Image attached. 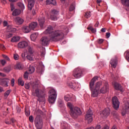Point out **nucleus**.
<instances>
[{
  "instance_id": "1",
  "label": "nucleus",
  "mask_w": 129,
  "mask_h": 129,
  "mask_svg": "<svg viewBox=\"0 0 129 129\" xmlns=\"http://www.w3.org/2000/svg\"><path fill=\"white\" fill-rule=\"evenodd\" d=\"M97 79H98V77H94L90 82L89 86L91 91L92 97H97L100 93L105 94L109 90L108 83L106 82L104 83H102L101 82H98L95 83Z\"/></svg>"
},
{
  "instance_id": "2",
  "label": "nucleus",
  "mask_w": 129,
  "mask_h": 129,
  "mask_svg": "<svg viewBox=\"0 0 129 129\" xmlns=\"http://www.w3.org/2000/svg\"><path fill=\"white\" fill-rule=\"evenodd\" d=\"M52 26H49L43 32L44 35L49 34L50 40L52 42H58L64 38V33L60 30H55Z\"/></svg>"
},
{
  "instance_id": "3",
  "label": "nucleus",
  "mask_w": 129,
  "mask_h": 129,
  "mask_svg": "<svg viewBox=\"0 0 129 129\" xmlns=\"http://www.w3.org/2000/svg\"><path fill=\"white\" fill-rule=\"evenodd\" d=\"M39 88L40 85L33 83L31 90L32 95L33 96H36V97H38L39 98H44L45 97L44 90H41Z\"/></svg>"
},
{
  "instance_id": "4",
  "label": "nucleus",
  "mask_w": 129,
  "mask_h": 129,
  "mask_svg": "<svg viewBox=\"0 0 129 129\" xmlns=\"http://www.w3.org/2000/svg\"><path fill=\"white\" fill-rule=\"evenodd\" d=\"M49 95L48 97V101L50 104L55 103L56 99H57V92L54 89H51L49 91Z\"/></svg>"
},
{
  "instance_id": "5",
  "label": "nucleus",
  "mask_w": 129,
  "mask_h": 129,
  "mask_svg": "<svg viewBox=\"0 0 129 129\" xmlns=\"http://www.w3.org/2000/svg\"><path fill=\"white\" fill-rule=\"evenodd\" d=\"M67 106L70 109V112L71 113H82V112H81V109H80V108L77 106L74 107L73 104L70 102H68Z\"/></svg>"
},
{
  "instance_id": "6",
  "label": "nucleus",
  "mask_w": 129,
  "mask_h": 129,
  "mask_svg": "<svg viewBox=\"0 0 129 129\" xmlns=\"http://www.w3.org/2000/svg\"><path fill=\"white\" fill-rule=\"evenodd\" d=\"M35 126L37 129H42L43 127V119L40 115H37L34 120Z\"/></svg>"
},
{
  "instance_id": "7",
  "label": "nucleus",
  "mask_w": 129,
  "mask_h": 129,
  "mask_svg": "<svg viewBox=\"0 0 129 129\" xmlns=\"http://www.w3.org/2000/svg\"><path fill=\"white\" fill-rule=\"evenodd\" d=\"M83 75L82 70L80 68H77L74 70L73 71V76L75 77L76 79H79L81 78Z\"/></svg>"
},
{
  "instance_id": "8",
  "label": "nucleus",
  "mask_w": 129,
  "mask_h": 129,
  "mask_svg": "<svg viewBox=\"0 0 129 129\" xmlns=\"http://www.w3.org/2000/svg\"><path fill=\"white\" fill-rule=\"evenodd\" d=\"M112 105L113 107L114 108V109H117L118 108H119V104L120 102L119 101H118V99H117V97H113L112 99Z\"/></svg>"
},
{
  "instance_id": "9",
  "label": "nucleus",
  "mask_w": 129,
  "mask_h": 129,
  "mask_svg": "<svg viewBox=\"0 0 129 129\" xmlns=\"http://www.w3.org/2000/svg\"><path fill=\"white\" fill-rule=\"evenodd\" d=\"M51 41L50 38H48L47 36H44L42 37L40 39V44L42 45V46H47L49 45V42Z\"/></svg>"
},
{
  "instance_id": "10",
  "label": "nucleus",
  "mask_w": 129,
  "mask_h": 129,
  "mask_svg": "<svg viewBox=\"0 0 129 129\" xmlns=\"http://www.w3.org/2000/svg\"><path fill=\"white\" fill-rule=\"evenodd\" d=\"M10 79L8 78L0 79V85L5 87H8Z\"/></svg>"
},
{
  "instance_id": "11",
  "label": "nucleus",
  "mask_w": 129,
  "mask_h": 129,
  "mask_svg": "<svg viewBox=\"0 0 129 129\" xmlns=\"http://www.w3.org/2000/svg\"><path fill=\"white\" fill-rule=\"evenodd\" d=\"M57 16H58V11L53 10L50 12V19L52 21H57Z\"/></svg>"
},
{
  "instance_id": "12",
  "label": "nucleus",
  "mask_w": 129,
  "mask_h": 129,
  "mask_svg": "<svg viewBox=\"0 0 129 129\" xmlns=\"http://www.w3.org/2000/svg\"><path fill=\"white\" fill-rule=\"evenodd\" d=\"M28 46H29V43L26 41H21L18 44V47L19 49H25Z\"/></svg>"
},
{
  "instance_id": "13",
  "label": "nucleus",
  "mask_w": 129,
  "mask_h": 129,
  "mask_svg": "<svg viewBox=\"0 0 129 129\" xmlns=\"http://www.w3.org/2000/svg\"><path fill=\"white\" fill-rule=\"evenodd\" d=\"M68 86L70 87V88L73 89H76L78 88V83L73 82H70L68 83Z\"/></svg>"
},
{
  "instance_id": "14",
  "label": "nucleus",
  "mask_w": 129,
  "mask_h": 129,
  "mask_svg": "<svg viewBox=\"0 0 129 129\" xmlns=\"http://www.w3.org/2000/svg\"><path fill=\"white\" fill-rule=\"evenodd\" d=\"M66 101H76V97L75 96H71L70 95H67L64 97Z\"/></svg>"
},
{
  "instance_id": "15",
  "label": "nucleus",
  "mask_w": 129,
  "mask_h": 129,
  "mask_svg": "<svg viewBox=\"0 0 129 129\" xmlns=\"http://www.w3.org/2000/svg\"><path fill=\"white\" fill-rule=\"evenodd\" d=\"M85 120L88 121V123H91L92 120H93V117H92V114L87 113L85 116Z\"/></svg>"
},
{
  "instance_id": "16",
  "label": "nucleus",
  "mask_w": 129,
  "mask_h": 129,
  "mask_svg": "<svg viewBox=\"0 0 129 129\" xmlns=\"http://www.w3.org/2000/svg\"><path fill=\"white\" fill-rule=\"evenodd\" d=\"M122 110L124 112H129V103L126 102L124 103L123 107H122Z\"/></svg>"
},
{
  "instance_id": "17",
  "label": "nucleus",
  "mask_w": 129,
  "mask_h": 129,
  "mask_svg": "<svg viewBox=\"0 0 129 129\" xmlns=\"http://www.w3.org/2000/svg\"><path fill=\"white\" fill-rule=\"evenodd\" d=\"M110 63L113 68H115V67H116V65H117V59L116 58H112L110 60Z\"/></svg>"
},
{
  "instance_id": "18",
  "label": "nucleus",
  "mask_w": 129,
  "mask_h": 129,
  "mask_svg": "<svg viewBox=\"0 0 129 129\" xmlns=\"http://www.w3.org/2000/svg\"><path fill=\"white\" fill-rule=\"evenodd\" d=\"M15 21L17 25H22L24 23V19L19 17H16Z\"/></svg>"
},
{
  "instance_id": "19",
  "label": "nucleus",
  "mask_w": 129,
  "mask_h": 129,
  "mask_svg": "<svg viewBox=\"0 0 129 129\" xmlns=\"http://www.w3.org/2000/svg\"><path fill=\"white\" fill-rule=\"evenodd\" d=\"M29 26L31 30H35V29L38 27V23L36 22H31L29 24Z\"/></svg>"
},
{
  "instance_id": "20",
  "label": "nucleus",
  "mask_w": 129,
  "mask_h": 129,
  "mask_svg": "<svg viewBox=\"0 0 129 129\" xmlns=\"http://www.w3.org/2000/svg\"><path fill=\"white\" fill-rule=\"evenodd\" d=\"M35 5V1L34 0H30L28 2V9L29 10H32L33 8L34 7V6Z\"/></svg>"
},
{
  "instance_id": "21",
  "label": "nucleus",
  "mask_w": 129,
  "mask_h": 129,
  "mask_svg": "<svg viewBox=\"0 0 129 129\" xmlns=\"http://www.w3.org/2000/svg\"><path fill=\"white\" fill-rule=\"evenodd\" d=\"M19 40H21V37L15 36L12 38L11 42L12 43H17V42H19Z\"/></svg>"
},
{
  "instance_id": "22",
  "label": "nucleus",
  "mask_w": 129,
  "mask_h": 129,
  "mask_svg": "<svg viewBox=\"0 0 129 129\" xmlns=\"http://www.w3.org/2000/svg\"><path fill=\"white\" fill-rule=\"evenodd\" d=\"M39 25L41 28H43L44 26V24H45V18L42 17L38 20Z\"/></svg>"
},
{
  "instance_id": "23",
  "label": "nucleus",
  "mask_w": 129,
  "mask_h": 129,
  "mask_svg": "<svg viewBox=\"0 0 129 129\" xmlns=\"http://www.w3.org/2000/svg\"><path fill=\"white\" fill-rule=\"evenodd\" d=\"M28 53L27 54H29L30 55H33L34 53L35 52V50H34V48H33V47L32 46H29L28 49Z\"/></svg>"
},
{
  "instance_id": "24",
  "label": "nucleus",
  "mask_w": 129,
  "mask_h": 129,
  "mask_svg": "<svg viewBox=\"0 0 129 129\" xmlns=\"http://www.w3.org/2000/svg\"><path fill=\"white\" fill-rule=\"evenodd\" d=\"M23 30L24 32V33H30L32 29L30 28V26L29 25V26H24L23 28Z\"/></svg>"
},
{
  "instance_id": "25",
  "label": "nucleus",
  "mask_w": 129,
  "mask_h": 129,
  "mask_svg": "<svg viewBox=\"0 0 129 129\" xmlns=\"http://www.w3.org/2000/svg\"><path fill=\"white\" fill-rule=\"evenodd\" d=\"M21 14V11L20 9H15L13 11L12 15L16 17V16H19V15Z\"/></svg>"
},
{
  "instance_id": "26",
  "label": "nucleus",
  "mask_w": 129,
  "mask_h": 129,
  "mask_svg": "<svg viewBox=\"0 0 129 129\" xmlns=\"http://www.w3.org/2000/svg\"><path fill=\"white\" fill-rule=\"evenodd\" d=\"M11 70H12V69L11 68V66H8L4 68L3 69L4 72H5L6 73H9L10 71H11Z\"/></svg>"
},
{
  "instance_id": "27",
  "label": "nucleus",
  "mask_w": 129,
  "mask_h": 129,
  "mask_svg": "<svg viewBox=\"0 0 129 129\" xmlns=\"http://www.w3.org/2000/svg\"><path fill=\"white\" fill-rule=\"evenodd\" d=\"M37 37H38V33H33L31 35L30 38L32 41H36V39H37Z\"/></svg>"
},
{
  "instance_id": "28",
  "label": "nucleus",
  "mask_w": 129,
  "mask_h": 129,
  "mask_svg": "<svg viewBox=\"0 0 129 129\" xmlns=\"http://www.w3.org/2000/svg\"><path fill=\"white\" fill-rule=\"evenodd\" d=\"M121 1L122 5L127 7V8H129V0H121Z\"/></svg>"
},
{
  "instance_id": "29",
  "label": "nucleus",
  "mask_w": 129,
  "mask_h": 129,
  "mask_svg": "<svg viewBox=\"0 0 129 129\" xmlns=\"http://www.w3.org/2000/svg\"><path fill=\"white\" fill-rule=\"evenodd\" d=\"M62 129H70V125L66 122L62 125Z\"/></svg>"
},
{
  "instance_id": "30",
  "label": "nucleus",
  "mask_w": 129,
  "mask_h": 129,
  "mask_svg": "<svg viewBox=\"0 0 129 129\" xmlns=\"http://www.w3.org/2000/svg\"><path fill=\"white\" fill-rule=\"evenodd\" d=\"M46 3L47 5H53V6L56 5V1L55 0H47Z\"/></svg>"
},
{
  "instance_id": "31",
  "label": "nucleus",
  "mask_w": 129,
  "mask_h": 129,
  "mask_svg": "<svg viewBox=\"0 0 129 129\" xmlns=\"http://www.w3.org/2000/svg\"><path fill=\"white\" fill-rule=\"evenodd\" d=\"M121 87V86L120 85V84L115 82L114 83V88L116 90H118L120 89V88Z\"/></svg>"
},
{
  "instance_id": "32",
  "label": "nucleus",
  "mask_w": 129,
  "mask_h": 129,
  "mask_svg": "<svg viewBox=\"0 0 129 129\" xmlns=\"http://www.w3.org/2000/svg\"><path fill=\"white\" fill-rule=\"evenodd\" d=\"M24 82L23 81V78L20 77L18 79V85H21V86H24Z\"/></svg>"
},
{
  "instance_id": "33",
  "label": "nucleus",
  "mask_w": 129,
  "mask_h": 129,
  "mask_svg": "<svg viewBox=\"0 0 129 129\" xmlns=\"http://www.w3.org/2000/svg\"><path fill=\"white\" fill-rule=\"evenodd\" d=\"M35 72V68L34 67L30 66L28 69V73L29 74H32V73H34Z\"/></svg>"
},
{
  "instance_id": "34",
  "label": "nucleus",
  "mask_w": 129,
  "mask_h": 129,
  "mask_svg": "<svg viewBox=\"0 0 129 129\" xmlns=\"http://www.w3.org/2000/svg\"><path fill=\"white\" fill-rule=\"evenodd\" d=\"M26 59L29 60V61H34V57L31 54H27L26 56Z\"/></svg>"
},
{
  "instance_id": "35",
  "label": "nucleus",
  "mask_w": 129,
  "mask_h": 129,
  "mask_svg": "<svg viewBox=\"0 0 129 129\" xmlns=\"http://www.w3.org/2000/svg\"><path fill=\"white\" fill-rule=\"evenodd\" d=\"M18 7L22 10V11H24L25 10V5L23 4L22 3H19L18 4Z\"/></svg>"
},
{
  "instance_id": "36",
  "label": "nucleus",
  "mask_w": 129,
  "mask_h": 129,
  "mask_svg": "<svg viewBox=\"0 0 129 129\" xmlns=\"http://www.w3.org/2000/svg\"><path fill=\"white\" fill-rule=\"evenodd\" d=\"M88 30H90L92 33H96V29L93 28L92 26L88 27Z\"/></svg>"
},
{
  "instance_id": "37",
  "label": "nucleus",
  "mask_w": 129,
  "mask_h": 129,
  "mask_svg": "<svg viewBox=\"0 0 129 129\" xmlns=\"http://www.w3.org/2000/svg\"><path fill=\"white\" fill-rule=\"evenodd\" d=\"M58 106H59L60 107H61V106H63V105H64L63 101L61 99H58Z\"/></svg>"
},
{
  "instance_id": "38",
  "label": "nucleus",
  "mask_w": 129,
  "mask_h": 129,
  "mask_svg": "<svg viewBox=\"0 0 129 129\" xmlns=\"http://www.w3.org/2000/svg\"><path fill=\"white\" fill-rule=\"evenodd\" d=\"M11 90H7L5 93H4V96L5 98H7L8 96L10 95V93H11Z\"/></svg>"
},
{
  "instance_id": "39",
  "label": "nucleus",
  "mask_w": 129,
  "mask_h": 129,
  "mask_svg": "<svg viewBox=\"0 0 129 129\" xmlns=\"http://www.w3.org/2000/svg\"><path fill=\"white\" fill-rule=\"evenodd\" d=\"M70 114L73 118H77L79 115V114L78 113H71Z\"/></svg>"
},
{
  "instance_id": "40",
  "label": "nucleus",
  "mask_w": 129,
  "mask_h": 129,
  "mask_svg": "<svg viewBox=\"0 0 129 129\" xmlns=\"http://www.w3.org/2000/svg\"><path fill=\"white\" fill-rule=\"evenodd\" d=\"M16 69L19 70H22L23 69V66L20 63H17L16 64Z\"/></svg>"
},
{
  "instance_id": "41",
  "label": "nucleus",
  "mask_w": 129,
  "mask_h": 129,
  "mask_svg": "<svg viewBox=\"0 0 129 129\" xmlns=\"http://www.w3.org/2000/svg\"><path fill=\"white\" fill-rule=\"evenodd\" d=\"M29 74H30V73H29L28 72H26L24 74V78L26 80L28 79V78H29Z\"/></svg>"
},
{
  "instance_id": "42",
  "label": "nucleus",
  "mask_w": 129,
  "mask_h": 129,
  "mask_svg": "<svg viewBox=\"0 0 129 129\" xmlns=\"http://www.w3.org/2000/svg\"><path fill=\"white\" fill-rule=\"evenodd\" d=\"M75 10V6L74 5L72 4L70 7L69 11L70 12H72Z\"/></svg>"
},
{
  "instance_id": "43",
  "label": "nucleus",
  "mask_w": 129,
  "mask_h": 129,
  "mask_svg": "<svg viewBox=\"0 0 129 129\" xmlns=\"http://www.w3.org/2000/svg\"><path fill=\"white\" fill-rule=\"evenodd\" d=\"M104 41V39H98L97 40V42L98 44H102Z\"/></svg>"
},
{
  "instance_id": "44",
  "label": "nucleus",
  "mask_w": 129,
  "mask_h": 129,
  "mask_svg": "<svg viewBox=\"0 0 129 129\" xmlns=\"http://www.w3.org/2000/svg\"><path fill=\"white\" fill-rule=\"evenodd\" d=\"M85 17L86 18H87V19H88L89 18H90V17H91V15L90 14V12L86 13Z\"/></svg>"
},
{
  "instance_id": "45",
  "label": "nucleus",
  "mask_w": 129,
  "mask_h": 129,
  "mask_svg": "<svg viewBox=\"0 0 129 129\" xmlns=\"http://www.w3.org/2000/svg\"><path fill=\"white\" fill-rule=\"evenodd\" d=\"M14 58L15 60H19V58H20V56H19V54L15 53L14 54Z\"/></svg>"
},
{
  "instance_id": "46",
  "label": "nucleus",
  "mask_w": 129,
  "mask_h": 129,
  "mask_svg": "<svg viewBox=\"0 0 129 129\" xmlns=\"http://www.w3.org/2000/svg\"><path fill=\"white\" fill-rule=\"evenodd\" d=\"M109 108H106L105 110L103 111V113H110V112L109 111Z\"/></svg>"
},
{
  "instance_id": "47",
  "label": "nucleus",
  "mask_w": 129,
  "mask_h": 129,
  "mask_svg": "<svg viewBox=\"0 0 129 129\" xmlns=\"http://www.w3.org/2000/svg\"><path fill=\"white\" fill-rule=\"evenodd\" d=\"M10 8H11V10L12 11V12H13V11L15 10V5H14V4L11 3L10 4Z\"/></svg>"
},
{
  "instance_id": "48",
  "label": "nucleus",
  "mask_w": 129,
  "mask_h": 129,
  "mask_svg": "<svg viewBox=\"0 0 129 129\" xmlns=\"http://www.w3.org/2000/svg\"><path fill=\"white\" fill-rule=\"evenodd\" d=\"M3 26H4V27H8L9 26V24L8 23V21H4L3 22Z\"/></svg>"
},
{
  "instance_id": "49",
  "label": "nucleus",
  "mask_w": 129,
  "mask_h": 129,
  "mask_svg": "<svg viewBox=\"0 0 129 129\" xmlns=\"http://www.w3.org/2000/svg\"><path fill=\"white\" fill-rule=\"evenodd\" d=\"M2 56L3 57V58H4L5 59H6V60H7V61H10V58L8 57V56L5 55V54H2Z\"/></svg>"
},
{
  "instance_id": "50",
  "label": "nucleus",
  "mask_w": 129,
  "mask_h": 129,
  "mask_svg": "<svg viewBox=\"0 0 129 129\" xmlns=\"http://www.w3.org/2000/svg\"><path fill=\"white\" fill-rule=\"evenodd\" d=\"M6 63H7V62L6 61V60H1V63L2 64V65H3V66H5V65L6 64Z\"/></svg>"
},
{
  "instance_id": "51",
  "label": "nucleus",
  "mask_w": 129,
  "mask_h": 129,
  "mask_svg": "<svg viewBox=\"0 0 129 129\" xmlns=\"http://www.w3.org/2000/svg\"><path fill=\"white\" fill-rule=\"evenodd\" d=\"M6 49V47H5V45L4 44H0V50H5Z\"/></svg>"
},
{
  "instance_id": "52",
  "label": "nucleus",
  "mask_w": 129,
  "mask_h": 129,
  "mask_svg": "<svg viewBox=\"0 0 129 129\" xmlns=\"http://www.w3.org/2000/svg\"><path fill=\"white\" fill-rule=\"evenodd\" d=\"M29 121H30V122H34V118H33V116H30Z\"/></svg>"
},
{
  "instance_id": "53",
  "label": "nucleus",
  "mask_w": 129,
  "mask_h": 129,
  "mask_svg": "<svg viewBox=\"0 0 129 129\" xmlns=\"http://www.w3.org/2000/svg\"><path fill=\"white\" fill-rule=\"evenodd\" d=\"M15 85V79H12L11 80V86L13 87Z\"/></svg>"
},
{
  "instance_id": "54",
  "label": "nucleus",
  "mask_w": 129,
  "mask_h": 129,
  "mask_svg": "<svg viewBox=\"0 0 129 129\" xmlns=\"http://www.w3.org/2000/svg\"><path fill=\"white\" fill-rule=\"evenodd\" d=\"M25 113H30V110H29V108L25 107Z\"/></svg>"
},
{
  "instance_id": "55",
  "label": "nucleus",
  "mask_w": 129,
  "mask_h": 129,
  "mask_svg": "<svg viewBox=\"0 0 129 129\" xmlns=\"http://www.w3.org/2000/svg\"><path fill=\"white\" fill-rule=\"evenodd\" d=\"M125 58L129 61V51L126 52Z\"/></svg>"
},
{
  "instance_id": "56",
  "label": "nucleus",
  "mask_w": 129,
  "mask_h": 129,
  "mask_svg": "<svg viewBox=\"0 0 129 129\" xmlns=\"http://www.w3.org/2000/svg\"><path fill=\"white\" fill-rule=\"evenodd\" d=\"M25 88L26 89H30V85L29 84H25Z\"/></svg>"
},
{
  "instance_id": "57",
  "label": "nucleus",
  "mask_w": 129,
  "mask_h": 129,
  "mask_svg": "<svg viewBox=\"0 0 129 129\" xmlns=\"http://www.w3.org/2000/svg\"><path fill=\"white\" fill-rule=\"evenodd\" d=\"M26 55H28V52H24V53H22L21 54V56L22 57V58H25V57H26Z\"/></svg>"
},
{
  "instance_id": "58",
  "label": "nucleus",
  "mask_w": 129,
  "mask_h": 129,
  "mask_svg": "<svg viewBox=\"0 0 129 129\" xmlns=\"http://www.w3.org/2000/svg\"><path fill=\"white\" fill-rule=\"evenodd\" d=\"M100 128H101V125L98 124V125H96L95 129H100Z\"/></svg>"
},
{
  "instance_id": "59",
  "label": "nucleus",
  "mask_w": 129,
  "mask_h": 129,
  "mask_svg": "<svg viewBox=\"0 0 129 129\" xmlns=\"http://www.w3.org/2000/svg\"><path fill=\"white\" fill-rule=\"evenodd\" d=\"M5 122H6V123L7 124H11V123H12V122L10 121H9V120H8V119H6V120Z\"/></svg>"
},
{
  "instance_id": "60",
  "label": "nucleus",
  "mask_w": 129,
  "mask_h": 129,
  "mask_svg": "<svg viewBox=\"0 0 129 129\" xmlns=\"http://www.w3.org/2000/svg\"><path fill=\"white\" fill-rule=\"evenodd\" d=\"M106 38H109V37H110V33H109V32L106 33Z\"/></svg>"
},
{
  "instance_id": "61",
  "label": "nucleus",
  "mask_w": 129,
  "mask_h": 129,
  "mask_svg": "<svg viewBox=\"0 0 129 129\" xmlns=\"http://www.w3.org/2000/svg\"><path fill=\"white\" fill-rule=\"evenodd\" d=\"M0 76H2V77H6V76H7V75H6L3 73H0Z\"/></svg>"
},
{
  "instance_id": "62",
  "label": "nucleus",
  "mask_w": 129,
  "mask_h": 129,
  "mask_svg": "<svg viewBox=\"0 0 129 129\" xmlns=\"http://www.w3.org/2000/svg\"><path fill=\"white\" fill-rule=\"evenodd\" d=\"M11 121H12V123H15L16 121V120L15 119L12 118L11 119Z\"/></svg>"
},
{
  "instance_id": "63",
  "label": "nucleus",
  "mask_w": 129,
  "mask_h": 129,
  "mask_svg": "<svg viewBox=\"0 0 129 129\" xmlns=\"http://www.w3.org/2000/svg\"><path fill=\"white\" fill-rule=\"evenodd\" d=\"M102 129H109V127L107 125H105Z\"/></svg>"
},
{
  "instance_id": "64",
  "label": "nucleus",
  "mask_w": 129,
  "mask_h": 129,
  "mask_svg": "<svg viewBox=\"0 0 129 129\" xmlns=\"http://www.w3.org/2000/svg\"><path fill=\"white\" fill-rule=\"evenodd\" d=\"M86 129H95V128L92 126L91 127L87 128Z\"/></svg>"
}]
</instances>
